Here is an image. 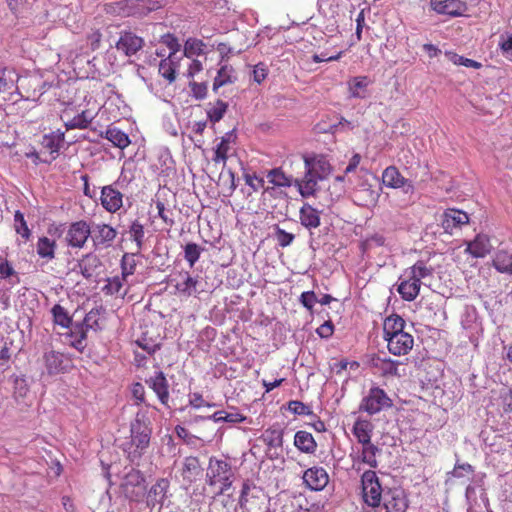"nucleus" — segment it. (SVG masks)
I'll list each match as a JSON object with an SVG mask.
<instances>
[{"label":"nucleus","mask_w":512,"mask_h":512,"mask_svg":"<svg viewBox=\"0 0 512 512\" xmlns=\"http://www.w3.org/2000/svg\"><path fill=\"white\" fill-rule=\"evenodd\" d=\"M237 81L235 69L230 64H223L217 71L213 81V91L216 92L220 87L234 84Z\"/></svg>","instance_id":"27"},{"label":"nucleus","mask_w":512,"mask_h":512,"mask_svg":"<svg viewBox=\"0 0 512 512\" xmlns=\"http://www.w3.org/2000/svg\"><path fill=\"white\" fill-rule=\"evenodd\" d=\"M51 312L55 324L63 328H68L70 326L72 320L68 315L67 311L65 310V308L62 307L60 304L54 305Z\"/></svg>","instance_id":"47"},{"label":"nucleus","mask_w":512,"mask_h":512,"mask_svg":"<svg viewBox=\"0 0 512 512\" xmlns=\"http://www.w3.org/2000/svg\"><path fill=\"white\" fill-rule=\"evenodd\" d=\"M401 362L392 360L391 358H381L380 356H374L371 359V366L380 373L382 377H401L403 376L399 372V365Z\"/></svg>","instance_id":"19"},{"label":"nucleus","mask_w":512,"mask_h":512,"mask_svg":"<svg viewBox=\"0 0 512 512\" xmlns=\"http://www.w3.org/2000/svg\"><path fill=\"white\" fill-rule=\"evenodd\" d=\"M151 433L152 431L148 425L139 420L131 424L130 440L126 442L123 447V451L131 463L139 464L149 447Z\"/></svg>","instance_id":"3"},{"label":"nucleus","mask_w":512,"mask_h":512,"mask_svg":"<svg viewBox=\"0 0 512 512\" xmlns=\"http://www.w3.org/2000/svg\"><path fill=\"white\" fill-rule=\"evenodd\" d=\"M205 43L197 38H188L184 44L183 56L194 58L204 54Z\"/></svg>","instance_id":"42"},{"label":"nucleus","mask_w":512,"mask_h":512,"mask_svg":"<svg viewBox=\"0 0 512 512\" xmlns=\"http://www.w3.org/2000/svg\"><path fill=\"white\" fill-rule=\"evenodd\" d=\"M197 284V279L191 277L188 272H185L183 274V280L178 282L175 288L180 294L188 297L196 292Z\"/></svg>","instance_id":"44"},{"label":"nucleus","mask_w":512,"mask_h":512,"mask_svg":"<svg viewBox=\"0 0 512 512\" xmlns=\"http://www.w3.org/2000/svg\"><path fill=\"white\" fill-rule=\"evenodd\" d=\"M161 43H163L164 45H166L169 48V50H170L169 55H174V57H180L178 55V52L181 49V45L178 41V38L175 35H173L171 33L164 34L161 37Z\"/></svg>","instance_id":"56"},{"label":"nucleus","mask_w":512,"mask_h":512,"mask_svg":"<svg viewBox=\"0 0 512 512\" xmlns=\"http://www.w3.org/2000/svg\"><path fill=\"white\" fill-rule=\"evenodd\" d=\"M295 235L285 231L279 226L275 227V239L282 248L289 246L294 241Z\"/></svg>","instance_id":"57"},{"label":"nucleus","mask_w":512,"mask_h":512,"mask_svg":"<svg viewBox=\"0 0 512 512\" xmlns=\"http://www.w3.org/2000/svg\"><path fill=\"white\" fill-rule=\"evenodd\" d=\"M238 506L242 512H269L270 499L261 487L247 480L242 484Z\"/></svg>","instance_id":"4"},{"label":"nucleus","mask_w":512,"mask_h":512,"mask_svg":"<svg viewBox=\"0 0 512 512\" xmlns=\"http://www.w3.org/2000/svg\"><path fill=\"white\" fill-rule=\"evenodd\" d=\"M91 227L84 221L79 220L69 225L65 234V242L70 248L82 249L89 237H91Z\"/></svg>","instance_id":"9"},{"label":"nucleus","mask_w":512,"mask_h":512,"mask_svg":"<svg viewBox=\"0 0 512 512\" xmlns=\"http://www.w3.org/2000/svg\"><path fill=\"white\" fill-rule=\"evenodd\" d=\"M352 432L360 444H368L371 442L373 425L369 420L357 419Z\"/></svg>","instance_id":"34"},{"label":"nucleus","mask_w":512,"mask_h":512,"mask_svg":"<svg viewBox=\"0 0 512 512\" xmlns=\"http://www.w3.org/2000/svg\"><path fill=\"white\" fill-rule=\"evenodd\" d=\"M379 452V448L374 445L372 442L368 444H362L361 450V460L363 463L369 465L371 468H376L378 466L377 461V453Z\"/></svg>","instance_id":"43"},{"label":"nucleus","mask_w":512,"mask_h":512,"mask_svg":"<svg viewBox=\"0 0 512 512\" xmlns=\"http://www.w3.org/2000/svg\"><path fill=\"white\" fill-rule=\"evenodd\" d=\"M56 248V241L46 236L39 237L36 243L37 255L47 262L55 258Z\"/></svg>","instance_id":"35"},{"label":"nucleus","mask_w":512,"mask_h":512,"mask_svg":"<svg viewBox=\"0 0 512 512\" xmlns=\"http://www.w3.org/2000/svg\"><path fill=\"white\" fill-rule=\"evenodd\" d=\"M392 399L380 387H372L360 402L359 410L374 415L392 407Z\"/></svg>","instance_id":"7"},{"label":"nucleus","mask_w":512,"mask_h":512,"mask_svg":"<svg viewBox=\"0 0 512 512\" xmlns=\"http://www.w3.org/2000/svg\"><path fill=\"white\" fill-rule=\"evenodd\" d=\"M146 383L155 392L160 402L168 406L169 402V383L162 371H156L154 376L150 377Z\"/></svg>","instance_id":"18"},{"label":"nucleus","mask_w":512,"mask_h":512,"mask_svg":"<svg viewBox=\"0 0 512 512\" xmlns=\"http://www.w3.org/2000/svg\"><path fill=\"white\" fill-rule=\"evenodd\" d=\"M300 303L309 311L312 312L316 302H318L317 296L313 291H305L300 295Z\"/></svg>","instance_id":"64"},{"label":"nucleus","mask_w":512,"mask_h":512,"mask_svg":"<svg viewBox=\"0 0 512 512\" xmlns=\"http://www.w3.org/2000/svg\"><path fill=\"white\" fill-rule=\"evenodd\" d=\"M129 1H118L114 3H108L105 4L104 10L107 14H115L120 16H127L128 13L125 11V8L127 6Z\"/></svg>","instance_id":"59"},{"label":"nucleus","mask_w":512,"mask_h":512,"mask_svg":"<svg viewBox=\"0 0 512 512\" xmlns=\"http://www.w3.org/2000/svg\"><path fill=\"white\" fill-rule=\"evenodd\" d=\"M203 248L196 243H187L184 247V258L189 263L190 267H193L199 260Z\"/></svg>","instance_id":"50"},{"label":"nucleus","mask_w":512,"mask_h":512,"mask_svg":"<svg viewBox=\"0 0 512 512\" xmlns=\"http://www.w3.org/2000/svg\"><path fill=\"white\" fill-rule=\"evenodd\" d=\"M493 394H496L501 399L503 410L506 413L512 412V389L503 386L498 390H492Z\"/></svg>","instance_id":"52"},{"label":"nucleus","mask_w":512,"mask_h":512,"mask_svg":"<svg viewBox=\"0 0 512 512\" xmlns=\"http://www.w3.org/2000/svg\"><path fill=\"white\" fill-rule=\"evenodd\" d=\"M170 488V481L167 478H159L147 493V504L154 507L156 504H162L167 497Z\"/></svg>","instance_id":"21"},{"label":"nucleus","mask_w":512,"mask_h":512,"mask_svg":"<svg viewBox=\"0 0 512 512\" xmlns=\"http://www.w3.org/2000/svg\"><path fill=\"white\" fill-rule=\"evenodd\" d=\"M268 181L278 187H287L291 185L290 179L280 168L272 169L267 174Z\"/></svg>","instance_id":"51"},{"label":"nucleus","mask_w":512,"mask_h":512,"mask_svg":"<svg viewBox=\"0 0 512 512\" xmlns=\"http://www.w3.org/2000/svg\"><path fill=\"white\" fill-rule=\"evenodd\" d=\"M129 233L131 240L136 242L137 248L140 250L144 242V226L139 221L135 220L130 226Z\"/></svg>","instance_id":"53"},{"label":"nucleus","mask_w":512,"mask_h":512,"mask_svg":"<svg viewBox=\"0 0 512 512\" xmlns=\"http://www.w3.org/2000/svg\"><path fill=\"white\" fill-rule=\"evenodd\" d=\"M321 211L308 203H304L299 211L300 223L305 228L316 229L321 224Z\"/></svg>","instance_id":"23"},{"label":"nucleus","mask_w":512,"mask_h":512,"mask_svg":"<svg viewBox=\"0 0 512 512\" xmlns=\"http://www.w3.org/2000/svg\"><path fill=\"white\" fill-rule=\"evenodd\" d=\"M302 479L305 486L312 491H322L329 483V475L321 466L306 469Z\"/></svg>","instance_id":"12"},{"label":"nucleus","mask_w":512,"mask_h":512,"mask_svg":"<svg viewBox=\"0 0 512 512\" xmlns=\"http://www.w3.org/2000/svg\"><path fill=\"white\" fill-rule=\"evenodd\" d=\"M127 283L125 277L121 276H113L107 279V283L104 286L103 290L106 294L114 295L121 294L122 296L126 295L127 290H123L124 285Z\"/></svg>","instance_id":"41"},{"label":"nucleus","mask_w":512,"mask_h":512,"mask_svg":"<svg viewBox=\"0 0 512 512\" xmlns=\"http://www.w3.org/2000/svg\"><path fill=\"white\" fill-rule=\"evenodd\" d=\"M362 499L371 509L375 510L383 499V489L375 471L367 470L361 476Z\"/></svg>","instance_id":"5"},{"label":"nucleus","mask_w":512,"mask_h":512,"mask_svg":"<svg viewBox=\"0 0 512 512\" xmlns=\"http://www.w3.org/2000/svg\"><path fill=\"white\" fill-rule=\"evenodd\" d=\"M368 86V78L366 76L354 77L349 83V90L352 97H360L358 92L359 89L366 88Z\"/></svg>","instance_id":"58"},{"label":"nucleus","mask_w":512,"mask_h":512,"mask_svg":"<svg viewBox=\"0 0 512 512\" xmlns=\"http://www.w3.org/2000/svg\"><path fill=\"white\" fill-rule=\"evenodd\" d=\"M432 9L451 17L462 16L468 9L466 2L461 0H430Z\"/></svg>","instance_id":"15"},{"label":"nucleus","mask_w":512,"mask_h":512,"mask_svg":"<svg viewBox=\"0 0 512 512\" xmlns=\"http://www.w3.org/2000/svg\"><path fill=\"white\" fill-rule=\"evenodd\" d=\"M492 245L486 235H477L468 243L466 251L476 258H483L490 253Z\"/></svg>","instance_id":"29"},{"label":"nucleus","mask_w":512,"mask_h":512,"mask_svg":"<svg viewBox=\"0 0 512 512\" xmlns=\"http://www.w3.org/2000/svg\"><path fill=\"white\" fill-rule=\"evenodd\" d=\"M136 268V261L133 254H124L121 260V275L127 278L133 275Z\"/></svg>","instance_id":"55"},{"label":"nucleus","mask_w":512,"mask_h":512,"mask_svg":"<svg viewBox=\"0 0 512 512\" xmlns=\"http://www.w3.org/2000/svg\"><path fill=\"white\" fill-rule=\"evenodd\" d=\"M45 366L49 374H58L66 369L64 355L56 351H48L44 354Z\"/></svg>","instance_id":"32"},{"label":"nucleus","mask_w":512,"mask_h":512,"mask_svg":"<svg viewBox=\"0 0 512 512\" xmlns=\"http://www.w3.org/2000/svg\"><path fill=\"white\" fill-rule=\"evenodd\" d=\"M288 410L294 415L315 416L310 406L298 400L289 401Z\"/></svg>","instance_id":"54"},{"label":"nucleus","mask_w":512,"mask_h":512,"mask_svg":"<svg viewBox=\"0 0 512 512\" xmlns=\"http://www.w3.org/2000/svg\"><path fill=\"white\" fill-rule=\"evenodd\" d=\"M434 269L423 260H418L399 277L397 292L407 302L414 301L421 288V280L433 275Z\"/></svg>","instance_id":"1"},{"label":"nucleus","mask_w":512,"mask_h":512,"mask_svg":"<svg viewBox=\"0 0 512 512\" xmlns=\"http://www.w3.org/2000/svg\"><path fill=\"white\" fill-rule=\"evenodd\" d=\"M83 325L85 326L86 329H99L100 325L98 311L91 310L89 313H87L83 320Z\"/></svg>","instance_id":"62"},{"label":"nucleus","mask_w":512,"mask_h":512,"mask_svg":"<svg viewBox=\"0 0 512 512\" xmlns=\"http://www.w3.org/2000/svg\"><path fill=\"white\" fill-rule=\"evenodd\" d=\"M294 445L298 450L306 454H313L317 449V443L313 435L304 430L295 433Z\"/></svg>","instance_id":"30"},{"label":"nucleus","mask_w":512,"mask_h":512,"mask_svg":"<svg viewBox=\"0 0 512 512\" xmlns=\"http://www.w3.org/2000/svg\"><path fill=\"white\" fill-rule=\"evenodd\" d=\"M101 136L120 149L127 148L131 143L129 136L117 127H108L105 133L101 134Z\"/></svg>","instance_id":"36"},{"label":"nucleus","mask_w":512,"mask_h":512,"mask_svg":"<svg viewBox=\"0 0 512 512\" xmlns=\"http://www.w3.org/2000/svg\"><path fill=\"white\" fill-rule=\"evenodd\" d=\"M18 75L9 69H0V93L12 95L17 91Z\"/></svg>","instance_id":"37"},{"label":"nucleus","mask_w":512,"mask_h":512,"mask_svg":"<svg viewBox=\"0 0 512 512\" xmlns=\"http://www.w3.org/2000/svg\"><path fill=\"white\" fill-rule=\"evenodd\" d=\"M91 231V239L95 250L111 247L117 237L116 229L105 223L95 224L91 227Z\"/></svg>","instance_id":"10"},{"label":"nucleus","mask_w":512,"mask_h":512,"mask_svg":"<svg viewBox=\"0 0 512 512\" xmlns=\"http://www.w3.org/2000/svg\"><path fill=\"white\" fill-rule=\"evenodd\" d=\"M189 87L191 89L192 95L196 99H204L207 95V84L205 82H195L191 81L189 83Z\"/></svg>","instance_id":"61"},{"label":"nucleus","mask_w":512,"mask_h":512,"mask_svg":"<svg viewBox=\"0 0 512 512\" xmlns=\"http://www.w3.org/2000/svg\"><path fill=\"white\" fill-rule=\"evenodd\" d=\"M181 60L182 57H174V55H168L167 58L160 61L159 74L170 84L176 80V72L180 67Z\"/></svg>","instance_id":"25"},{"label":"nucleus","mask_w":512,"mask_h":512,"mask_svg":"<svg viewBox=\"0 0 512 512\" xmlns=\"http://www.w3.org/2000/svg\"><path fill=\"white\" fill-rule=\"evenodd\" d=\"M29 393V386L24 376H15L13 380V398L16 401L24 399Z\"/></svg>","instance_id":"49"},{"label":"nucleus","mask_w":512,"mask_h":512,"mask_svg":"<svg viewBox=\"0 0 512 512\" xmlns=\"http://www.w3.org/2000/svg\"><path fill=\"white\" fill-rule=\"evenodd\" d=\"M408 508V499L402 489H388L383 496V503L376 505L375 510L368 512H405Z\"/></svg>","instance_id":"8"},{"label":"nucleus","mask_w":512,"mask_h":512,"mask_svg":"<svg viewBox=\"0 0 512 512\" xmlns=\"http://www.w3.org/2000/svg\"><path fill=\"white\" fill-rule=\"evenodd\" d=\"M494 268L500 272L512 275V253L506 250H498L493 258Z\"/></svg>","instance_id":"39"},{"label":"nucleus","mask_w":512,"mask_h":512,"mask_svg":"<svg viewBox=\"0 0 512 512\" xmlns=\"http://www.w3.org/2000/svg\"><path fill=\"white\" fill-rule=\"evenodd\" d=\"M123 197L115 184L103 186L101 189V205L109 213H116L122 208Z\"/></svg>","instance_id":"13"},{"label":"nucleus","mask_w":512,"mask_h":512,"mask_svg":"<svg viewBox=\"0 0 512 512\" xmlns=\"http://www.w3.org/2000/svg\"><path fill=\"white\" fill-rule=\"evenodd\" d=\"M120 489L125 498L130 501L139 502L146 493L145 477L140 470L131 469L123 477Z\"/></svg>","instance_id":"6"},{"label":"nucleus","mask_w":512,"mask_h":512,"mask_svg":"<svg viewBox=\"0 0 512 512\" xmlns=\"http://www.w3.org/2000/svg\"><path fill=\"white\" fill-rule=\"evenodd\" d=\"M388 351L394 356L407 355L414 346V338L408 332L399 333L386 340Z\"/></svg>","instance_id":"16"},{"label":"nucleus","mask_w":512,"mask_h":512,"mask_svg":"<svg viewBox=\"0 0 512 512\" xmlns=\"http://www.w3.org/2000/svg\"><path fill=\"white\" fill-rule=\"evenodd\" d=\"M227 109L228 104L225 101L218 99L213 104H210V107L207 110V117L210 122L217 123L223 118Z\"/></svg>","instance_id":"45"},{"label":"nucleus","mask_w":512,"mask_h":512,"mask_svg":"<svg viewBox=\"0 0 512 512\" xmlns=\"http://www.w3.org/2000/svg\"><path fill=\"white\" fill-rule=\"evenodd\" d=\"M137 344L150 355L154 354L160 348V343L156 339L148 340L145 334L137 340Z\"/></svg>","instance_id":"60"},{"label":"nucleus","mask_w":512,"mask_h":512,"mask_svg":"<svg viewBox=\"0 0 512 512\" xmlns=\"http://www.w3.org/2000/svg\"><path fill=\"white\" fill-rule=\"evenodd\" d=\"M100 266V259L92 253L83 255L82 258L77 263L79 272L86 279H90L91 277H93L97 273V269Z\"/></svg>","instance_id":"28"},{"label":"nucleus","mask_w":512,"mask_h":512,"mask_svg":"<svg viewBox=\"0 0 512 512\" xmlns=\"http://www.w3.org/2000/svg\"><path fill=\"white\" fill-rule=\"evenodd\" d=\"M382 182L389 188H402L407 183V179L402 176L400 171L395 166H388L382 173Z\"/></svg>","instance_id":"33"},{"label":"nucleus","mask_w":512,"mask_h":512,"mask_svg":"<svg viewBox=\"0 0 512 512\" xmlns=\"http://www.w3.org/2000/svg\"><path fill=\"white\" fill-rule=\"evenodd\" d=\"M143 46V38L132 31H121L119 40L116 42V49L126 56L135 55Z\"/></svg>","instance_id":"14"},{"label":"nucleus","mask_w":512,"mask_h":512,"mask_svg":"<svg viewBox=\"0 0 512 512\" xmlns=\"http://www.w3.org/2000/svg\"><path fill=\"white\" fill-rule=\"evenodd\" d=\"M202 473V468L200 465V461L195 456H188L183 461V466L181 470V476L183 480L191 484L193 483L198 476Z\"/></svg>","instance_id":"26"},{"label":"nucleus","mask_w":512,"mask_h":512,"mask_svg":"<svg viewBox=\"0 0 512 512\" xmlns=\"http://www.w3.org/2000/svg\"><path fill=\"white\" fill-rule=\"evenodd\" d=\"M405 320L398 314H391L383 321V339L386 341L399 333L405 332Z\"/></svg>","instance_id":"24"},{"label":"nucleus","mask_w":512,"mask_h":512,"mask_svg":"<svg viewBox=\"0 0 512 512\" xmlns=\"http://www.w3.org/2000/svg\"><path fill=\"white\" fill-rule=\"evenodd\" d=\"M16 275V271L7 258L0 256V279H7Z\"/></svg>","instance_id":"63"},{"label":"nucleus","mask_w":512,"mask_h":512,"mask_svg":"<svg viewBox=\"0 0 512 512\" xmlns=\"http://www.w3.org/2000/svg\"><path fill=\"white\" fill-rule=\"evenodd\" d=\"M237 136L235 130H231L220 138L219 143L214 149V156L212 158L214 163L226 164L228 153L231 150V144L235 143Z\"/></svg>","instance_id":"20"},{"label":"nucleus","mask_w":512,"mask_h":512,"mask_svg":"<svg viewBox=\"0 0 512 512\" xmlns=\"http://www.w3.org/2000/svg\"><path fill=\"white\" fill-rule=\"evenodd\" d=\"M94 117L95 115H93L89 110H83L81 113L74 116L73 118L67 119L64 122V125L67 130L86 129L89 127Z\"/></svg>","instance_id":"40"},{"label":"nucleus","mask_w":512,"mask_h":512,"mask_svg":"<svg viewBox=\"0 0 512 512\" xmlns=\"http://www.w3.org/2000/svg\"><path fill=\"white\" fill-rule=\"evenodd\" d=\"M445 55L448 58V60L455 65H461L474 69H480L482 67V64L480 62L458 55L455 52L448 51L445 53Z\"/></svg>","instance_id":"48"},{"label":"nucleus","mask_w":512,"mask_h":512,"mask_svg":"<svg viewBox=\"0 0 512 512\" xmlns=\"http://www.w3.org/2000/svg\"><path fill=\"white\" fill-rule=\"evenodd\" d=\"M320 178L314 176L308 170H305V175L301 181L297 183L299 192L303 197H310L315 194L318 189V181Z\"/></svg>","instance_id":"38"},{"label":"nucleus","mask_w":512,"mask_h":512,"mask_svg":"<svg viewBox=\"0 0 512 512\" xmlns=\"http://www.w3.org/2000/svg\"><path fill=\"white\" fill-rule=\"evenodd\" d=\"M64 140L65 133L59 129L44 134L40 141L41 153L47 155L51 161H54L59 155Z\"/></svg>","instance_id":"11"},{"label":"nucleus","mask_w":512,"mask_h":512,"mask_svg":"<svg viewBox=\"0 0 512 512\" xmlns=\"http://www.w3.org/2000/svg\"><path fill=\"white\" fill-rule=\"evenodd\" d=\"M234 472L231 465L222 459L211 457L206 472V483L215 495L226 493L233 484Z\"/></svg>","instance_id":"2"},{"label":"nucleus","mask_w":512,"mask_h":512,"mask_svg":"<svg viewBox=\"0 0 512 512\" xmlns=\"http://www.w3.org/2000/svg\"><path fill=\"white\" fill-rule=\"evenodd\" d=\"M305 170L311 172L321 180L327 178L332 167L324 155L304 156Z\"/></svg>","instance_id":"17"},{"label":"nucleus","mask_w":512,"mask_h":512,"mask_svg":"<svg viewBox=\"0 0 512 512\" xmlns=\"http://www.w3.org/2000/svg\"><path fill=\"white\" fill-rule=\"evenodd\" d=\"M469 222L467 213L457 210L448 209L443 214L442 227L447 233H452L453 229L461 227Z\"/></svg>","instance_id":"22"},{"label":"nucleus","mask_w":512,"mask_h":512,"mask_svg":"<svg viewBox=\"0 0 512 512\" xmlns=\"http://www.w3.org/2000/svg\"><path fill=\"white\" fill-rule=\"evenodd\" d=\"M283 436L284 429H282L279 425H273L266 430L261 435V439L263 443L268 448H280L283 446Z\"/></svg>","instance_id":"31"},{"label":"nucleus","mask_w":512,"mask_h":512,"mask_svg":"<svg viewBox=\"0 0 512 512\" xmlns=\"http://www.w3.org/2000/svg\"><path fill=\"white\" fill-rule=\"evenodd\" d=\"M14 229L17 234L21 235V237L28 241L31 237V230L29 229L27 222L24 218V214L17 210L14 214Z\"/></svg>","instance_id":"46"}]
</instances>
